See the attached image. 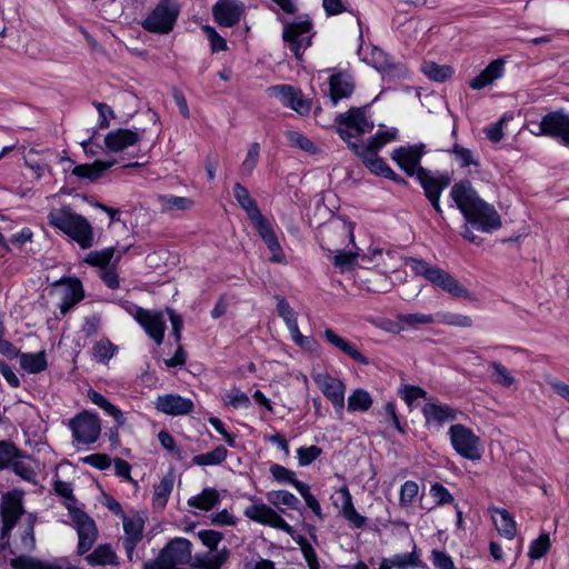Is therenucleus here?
Wrapping results in <instances>:
<instances>
[{"label":"nucleus","mask_w":569,"mask_h":569,"mask_svg":"<svg viewBox=\"0 0 569 569\" xmlns=\"http://www.w3.org/2000/svg\"><path fill=\"white\" fill-rule=\"evenodd\" d=\"M229 558L223 548L217 553L198 552L192 556V543L186 538H174L159 556L143 563V569H221Z\"/></svg>","instance_id":"f257e3e1"},{"label":"nucleus","mask_w":569,"mask_h":569,"mask_svg":"<svg viewBox=\"0 0 569 569\" xmlns=\"http://www.w3.org/2000/svg\"><path fill=\"white\" fill-rule=\"evenodd\" d=\"M450 196L467 222L483 232L501 227V219L493 206L481 199L469 180H460L451 187Z\"/></svg>","instance_id":"f03ea898"},{"label":"nucleus","mask_w":569,"mask_h":569,"mask_svg":"<svg viewBox=\"0 0 569 569\" xmlns=\"http://www.w3.org/2000/svg\"><path fill=\"white\" fill-rule=\"evenodd\" d=\"M338 132L340 137L348 142L349 147L362 158L365 164L376 174L390 176L392 169L377 156V152H362L360 146L351 142V138L362 136L373 129V122L370 121L363 109L351 108L348 112L342 113L337 119Z\"/></svg>","instance_id":"7ed1b4c3"},{"label":"nucleus","mask_w":569,"mask_h":569,"mask_svg":"<svg viewBox=\"0 0 569 569\" xmlns=\"http://www.w3.org/2000/svg\"><path fill=\"white\" fill-rule=\"evenodd\" d=\"M48 221L74 240L82 249L93 246L94 234L91 223L81 214L73 212L70 207L52 209L48 214Z\"/></svg>","instance_id":"20e7f679"},{"label":"nucleus","mask_w":569,"mask_h":569,"mask_svg":"<svg viewBox=\"0 0 569 569\" xmlns=\"http://www.w3.org/2000/svg\"><path fill=\"white\" fill-rule=\"evenodd\" d=\"M413 269L417 274L425 277L428 281L441 288L452 298H465L468 300L473 299L470 291L447 271L430 266L423 261H416Z\"/></svg>","instance_id":"39448f33"},{"label":"nucleus","mask_w":569,"mask_h":569,"mask_svg":"<svg viewBox=\"0 0 569 569\" xmlns=\"http://www.w3.org/2000/svg\"><path fill=\"white\" fill-rule=\"evenodd\" d=\"M178 13V6L174 1L163 0L144 20L143 28L151 32L167 33L172 30Z\"/></svg>","instance_id":"423d86ee"},{"label":"nucleus","mask_w":569,"mask_h":569,"mask_svg":"<svg viewBox=\"0 0 569 569\" xmlns=\"http://www.w3.org/2000/svg\"><path fill=\"white\" fill-rule=\"evenodd\" d=\"M531 132L536 136L558 138L565 144H569V114L563 111L549 112L542 117Z\"/></svg>","instance_id":"0eeeda50"},{"label":"nucleus","mask_w":569,"mask_h":569,"mask_svg":"<svg viewBox=\"0 0 569 569\" xmlns=\"http://www.w3.org/2000/svg\"><path fill=\"white\" fill-rule=\"evenodd\" d=\"M449 435L451 443L459 455L470 460L480 459V439L471 429L462 425H453L449 429Z\"/></svg>","instance_id":"6e6552de"},{"label":"nucleus","mask_w":569,"mask_h":569,"mask_svg":"<svg viewBox=\"0 0 569 569\" xmlns=\"http://www.w3.org/2000/svg\"><path fill=\"white\" fill-rule=\"evenodd\" d=\"M312 379L323 396L332 403L337 416L342 418L346 391L345 383L323 372L315 373Z\"/></svg>","instance_id":"1a4fd4ad"},{"label":"nucleus","mask_w":569,"mask_h":569,"mask_svg":"<svg viewBox=\"0 0 569 569\" xmlns=\"http://www.w3.org/2000/svg\"><path fill=\"white\" fill-rule=\"evenodd\" d=\"M417 179L423 188L425 196L430 201L431 206L438 213H442V209L439 203V199L443 189L450 184V178L448 174H432L425 168H418Z\"/></svg>","instance_id":"9d476101"},{"label":"nucleus","mask_w":569,"mask_h":569,"mask_svg":"<svg viewBox=\"0 0 569 569\" xmlns=\"http://www.w3.org/2000/svg\"><path fill=\"white\" fill-rule=\"evenodd\" d=\"M73 437L82 443L94 442L100 435V422L97 416L88 412L78 415L70 421Z\"/></svg>","instance_id":"9b49d317"},{"label":"nucleus","mask_w":569,"mask_h":569,"mask_svg":"<svg viewBox=\"0 0 569 569\" xmlns=\"http://www.w3.org/2000/svg\"><path fill=\"white\" fill-rule=\"evenodd\" d=\"M310 29L311 23L309 21L289 23L283 29V40L297 58L310 44Z\"/></svg>","instance_id":"f8f14e48"},{"label":"nucleus","mask_w":569,"mask_h":569,"mask_svg":"<svg viewBox=\"0 0 569 569\" xmlns=\"http://www.w3.org/2000/svg\"><path fill=\"white\" fill-rule=\"evenodd\" d=\"M136 320L144 328L146 332L160 345L163 340L166 321L162 312L151 311L141 307H136Z\"/></svg>","instance_id":"ddd939ff"},{"label":"nucleus","mask_w":569,"mask_h":569,"mask_svg":"<svg viewBox=\"0 0 569 569\" xmlns=\"http://www.w3.org/2000/svg\"><path fill=\"white\" fill-rule=\"evenodd\" d=\"M72 520L79 536L78 552L83 555L89 551L96 542L98 531L94 521L82 511L78 510L72 512Z\"/></svg>","instance_id":"4468645a"},{"label":"nucleus","mask_w":569,"mask_h":569,"mask_svg":"<svg viewBox=\"0 0 569 569\" xmlns=\"http://www.w3.org/2000/svg\"><path fill=\"white\" fill-rule=\"evenodd\" d=\"M244 515L253 521L271 526L292 535L293 529L273 509L266 505H253L246 509Z\"/></svg>","instance_id":"2eb2a0df"},{"label":"nucleus","mask_w":569,"mask_h":569,"mask_svg":"<svg viewBox=\"0 0 569 569\" xmlns=\"http://www.w3.org/2000/svg\"><path fill=\"white\" fill-rule=\"evenodd\" d=\"M423 144L400 147L393 150L391 158L408 176H417V170L420 168V159L423 154Z\"/></svg>","instance_id":"dca6fc26"},{"label":"nucleus","mask_w":569,"mask_h":569,"mask_svg":"<svg viewBox=\"0 0 569 569\" xmlns=\"http://www.w3.org/2000/svg\"><path fill=\"white\" fill-rule=\"evenodd\" d=\"M142 131H133L131 129H116L104 137L106 148L110 152H122L129 147L136 146L142 138Z\"/></svg>","instance_id":"f3484780"},{"label":"nucleus","mask_w":569,"mask_h":569,"mask_svg":"<svg viewBox=\"0 0 569 569\" xmlns=\"http://www.w3.org/2000/svg\"><path fill=\"white\" fill-rule=\"evenodd\" d=\"M212 12L220 26L232 27L240 20L242 4L237 0H220L213 6Z\"/></svg>","instance_id":"a211bd4d"},{"label":"nucleus","mask_w":569,"mask_h":569,"mask_svg":"<svg viewBox=\"0 0 569 569\" xmlns=\"http://www.w3.org/2000/svg\"><path fill=\"white\" fill-rule=\"evenodd\" d=\"M156 408L166 415H187L192 411L193 402L177 395L158 397Z\"/></svg>","instance_id":"6ab92c4d"},{"label":"nucleus","mask_w":569,"mask_h":569,"mask_svg":"<svg viewBox=\"0 0 569 569\" xmlns=\"http://www.w3.org/2000/svg\"><path fill=\"white\" fill-rule=\"evenodd\" d=\"M271 96L278 98L284 106L303 113L309 106L301 99L300 93L291 86L280 84L269 88Z\"/></svg>","instance_id":"aec40b11"},{"label":"nucleus","mask_w":569,"mask_h":569,"mask_svg":"<svg viewBox=\"0 0 569 569\" xmlns=\"http://www.w3.org/2000/svg\"><path fill=\"white\" fill-rule=\"evenodd\" d=\"M505 70V60L496 59L488 64V67L480 72L476 78H473L469 86L473 90H480L489 84H491L495 80L502 77Z\"/></svg>","instance_id":"412c9836"},{"label":"nucleus","mask_w":569,"mask_h":569,"mask_svg":"<svg viewBox=\"0 0 569 569\" xmlns=\"http://www.w3.org/2000/svg\"><path fill=\"white\" fill-rule=\"evenodd\" d=\"M422 412L428 423L442 425L457 419V410L447 405L426 403Z\"/></svg>","instance_id":"4be33fe9"},{"label":"nucleus","mask_w":569,"mask_h":569,"mask_svg":"<svg viewBox=\"0 0 569 569\" xmlns=\"http://www.w3.org/2000/svg\"><path fill=\"white\" fill-rule=\"evenodd\" d=\"M22 512V506L18 498L14 496L8 495L1 506V516H2V522H3V533L10 531L18 518L20 517Z\"/></svg>","instance_id":"5701e85b"},{"label":"nucleus","mask_w":569,"mask_h":569,"mask_svg":"<svg viewBox=\"0 0 569 569\" xmlns=\"http://www.w3.org/2000/svg\"><path fill=\"white\" fill-rule=\"evenodd\" d=\"M325 338L330 345L338 348L343 353L348 355L355 361L363 365L368 363V359L362 353H360L353 345H351L342 337L338 336L333 330L327 329L325 331Z\"/></svg>","instance_id":"b1692460"},{"label":"nucleus","mask_w":569,"mask_h":569,"mask_svg":"<svg viewBox=\"0 0 569 569\" xmlns=\"http://www.w3.org/2000/svg\"><path fill=\"white\" fill-rule=\"evenodd\" d=\"M355 84L350 76L337 73L330 77V96L336 103L339 99L348 98L353 91Z\"/></svg>","instance_id":"393cba45"},{"label":"nucleus","mask_w":569,"mask_h":569,"mask_svg":"<svg viewBox=\"0 0 569 569\" xmlns=\"http://www.w3.org/2000/svg\"><path fill=\"white\" fill-rule=\"evenodd\" d=\"M114 164V161H100L97 160L93 163H84L73 167L72 174L81 178L88 179L90 181L98 180L102 173L111 168Z\"/></svg>","instance_id":"a878e982"},{"label":"nucleus","mask_w":569,"mask_h":569,"mask_svg":"<svg viewBox=\"0 0 569 569\" xmlns=\"http://www.w3.org/2000/svg\"><path fill=\"white\" fill-rule=\"evenodd\" d=\"M492 520L500 535L508 539H512L515 537L516 521L506 509H495Z\"/></svg>","instance_id":"bb28decb"},{"label":"nucleus","mask_w":569,"mask_h":569,"mask_svg":"<svg viewBox=\"0 0 569 569\" xmlns=\"http://www.w3.org/2000/svg\"><path fill=\"white\" fill-rule=\"evenodd\" d=\"M342 496V513L343 517L356 528H362L366 525V518L357 512L353 507L351 495L347 487L340 489Z\"/></svg>","instance_id":"cd10ccee"},{"label":"nucleus","mask_w":569,"mask_h":569,"mask_svg":"<svg viewBox=\"0 0 569 569\" xmlns=\"http://www.w3.org/2000/svg\"><path fill=\"white\" fill-rule=\"evenodd\" d=\"M83 298L82 287L80 281L74 280L66 288L60 303V313L66 315L69 312L74 305H77Z\"/></svg>","instance_id":"c85d7f7f"},{"label":"nucleus","mask_w":569,"mask_h":569,"mask_svg":"<svg viewBox=\"0 0 569 569\" xmlns=\"http://www.w3.org/2000/svg\"><path fill=\"white\" fill-rule=\"evenodd\" d=\"M233 196L238 203L240 204V207L247 212L249 219L260 213L256 200L250 196L248 189L244 188L242 184L238 182L234 183Z\"/></svg>","instance_id":"c756f323"},{"label":"nucleus","mask_w":569,"mask_h":569,"mask_svg":"<svg viewBox=\"0 0 569 569\" xmlns=\"http://www.w3.org/2000/svg\"><path fill=\"white\" fill-rule=\"evenodd\" d=\"M86 560L90 566L118 565V557L108 545L97 547L93 552L86 557Z\"/></svg>","instance_id":"7c9ffc66"},{"label":"nucleus","mask_w":569,"mask_h":569,"mask_svg":"<svg viewBox=\"0 0 569 569\" xmlns=\"http://www.w3.org/2000/svg\"><path fill=\"white\" fill-rule=\"evenodd\" d=\"M19 362L26 371L30 373H39L47 368L46 352L21 353Z\"/></svg>","instance_id":"2f4dec72"},{"label":"nucleus","mask_w":569,"mask_h":569,"mask_svg":"<svg viewBox=\"0 0 569 569\" xmlns=\"http://www.w3.org/2000/svg\"><path fill=\"white\" fill-rule=\"evenodd\" d=\"M174 477L168 475L154 486L153 505L159 509H163L167 505L168 498L173 489Z\"/></svg>","instance_id":"473e14b6"},{"label":"nucleus","mask_w":569,"mask_h":569,"mask_svg":"<svg viewBox=\"0 0 569 569\" xmlns=\"http://www.w3.org/2000/svg\"><path fill=\"white\" fill-rule=\"evenodd\" d=\"M278 313L288 326V329L290 330L292 338L296 341H299L302 338V336L298 328L296 313L284 299H280L278 302Z\"/></svg>","instance_id":"72a5a7b5"},{"label":"nucleus","mask_w":569,"mask_h":569,"mask_svg":"<svg viewBox=\"0 0 569 569\" xmlns=\"http://www.w3.org/2000/svg\"><path fill=\"white\" fill-rule=\"evenodd\" d=\"M218 501H219L218 491L216 489L207 488V489H203L200 495L190 498L188 503H189V506L201 509V510H210L218 503Z\"/></svg>","instance_id":"f704fd0d"},{"label":"nucleus","mask_w":569,"mask_h":569,"mask_svg":"<svg viewBox=\"0 0 569 569\" xmlns=\"http://www.w3.org/2000/svg\"><path fill=\"white\" fill-rule=\"evenodd\" d=\"M158 202L160 203L161 210L167 212L174 210H188L193 204V201L190 198L170 194L159 196Z\"/></svg>","instance_id":"c9c22d12"},{"label":"nucleus","mask_w":569,"mask_h":569,"mask_svg":"<svg viewBox=\"0 0 569 569\" xmlns=\"http://www.w3.org/2000/svg\"><path fill=\"white\" fill-rule=\"evenodd\" d=\"M227 453L228 451L223 446H218L210 452L194 456L192 462L198 466L220 465L226 460Z\"/></svg>","instance_id":"e433bc0d"},{"label":"nucleus","mask_w":569,"mask_h":569,"mask_svg":"<svg viewBox=\"0 0 569 569\" xmlns=\"http://www.w3.org/2000/svg\"><path fill=\"white\" fill-rule=\"evenodd\" d=\"M489 366L492 369L490 378L493 383L503 388H510L516 382L515 377L502 363L492 361Z\"/></svg>","instance_id":"4c0bfd02"},{"label":"nucleus","mask_w":569,"mask_h":569,"mask_svg":"<svg viewBox=\"0 0 569 569\" xmlns=\"http://www.w3.org/2000/svg\"><path fill=\"white\" fill-rule=\"evenodd\" d=\"M372 405L371 396L363 389H357L348 399L350 411H367Z\"/></svg>","instance_id":"58836bf2"},{"label":"nucleus","mask_w":569,"mask_h":569,"mask_svg":"<svg viewBox=\"0 0 569 569\" xmlns=\"http://www.w3.org/2000/svg\"><path fill=\"white\" fill-rule=\"evenodd\" d=\"M421 71L428 78H430L435 81H443V80L448 79L452 73V69L450 67L439 66L432 61H425L421 64Z\"/></svg>","instance_id":"ea45409f"},{"label":"nucleus","mask_w":569,"mask_h":569,"mask_svg":"<svg viewBox=\"0 0 569 569\" xmlns=\"http://www.w3.org/2000/svg\"><path fill=\"white\" fill-rule=\"evenodd\" d=\"M260 156V144L252 142L247 151V156L240 166V173L243 177H249L253 172Z\"/></svg>","instance_id":"a19ab883"},{"label":"nucleus","mask_w":569,"mask_h":569,"mask_svg":"<svg viewBox=\"0 0 569 569\" xmlns=\"http://www.w3.org/2000/svg\"><path fill=\"white\" fill-rule=\"evenodd\" d=\"M386 559L389 563V567L398 569H407L409 567L417 568L420 565V559L415 551L409 553L395 555L391 558Z\"/></svg>","instance_id":"79ce46f5"},{"label":"nucleus","mask_w":569,"mask_h":569,"mask_svg":"<svg viewBox=\"0 0 569 569\" xmlns=\"http://www.w3.org/2000/svg\"><path fill=\"white\" fill-rule=\"evenodd\" d=\"M268 501L273 506L284 505L291 509H297L300 503L299 499L296 496L286 490L269 492Z\"/></svg>","instance_id":"37998d69"},{"label":"nucleus","mask_w":569,"mask_h":569,"mask_svg":"<svg viewBox=\"0 0 569 569\" xmlns=\"http://www.w3.org/2000/svg\"><path fill=\"white\" fill-rule=\"evenodd\" d=\"M11 566L14 569H67L58 565L46 563L27 557L13 559Z\"/></svg>","instance_id":"c03bdc74"},{"label":"nucleus","mask_w":569,"mask_h":569,"mask_svg":"<svg viewBox=\"0 0 569 569\" xmlns=\"http://www.w3.org/2000/svg\"><path fill=\"white\" fill-rule=\"evenodd\" d=\"M114 254V248H106L100 251H91L84 261L91 266L100 267L103 269H107V266L109 264L110 260L112 259Z\"/></svg>","instance_id":"a18cd8bd"},{"label":"nucleus","mask_w":569,"mask_h":569,"mask_svg":"<svg viewBox=\"0 0 569 569\" xmlns=\"http://www.w3.org/2000/svg\"><path fill=\"white\" fill-rule=\"evenodd\" d=\"M286 136L292 146L298 147L310 154L318 152L317 146L300 132L289 130L287 131Z\"/></svg>","instance_id":"49530a36"},{"label":"nucleus","mask_w":569,"mask_h":569,"mask_svg":"<svg viewBox=\"0 0 569 569\" xmlns=\"http://www.w3.org/2000/svg\"><path fill=\"white\" fill-rule=\"evenodd\" d=\"M20 450L11 442L0 441V469L9 467L17 458H21Z\"/></svg>","instance_id":"de8ad7c7"},{"label":"nucleus","mask_w":569,"mask_h":569,"mask_svg":"<svg viewBox=\"0 0 569 569\" xmlns=\"http://www.w3.org/2000/svg\"><path fill=\"white\" fill-rule=\"evenodd\" d=\"M396 133L391 131H382L377 133L372 139H370L367 146L359 144L362 152L373 151L378 152V150L383 147L386 143L392 141L395 139Z\"/></svg>","instance_id":"09e8293b"},{"label":"nucleus","mask_w":569,"mask_h":569,"mask_svg":"<svg viewBox=\"0 0 569 569\" xmlns=\"http://www.w3.org/2000/svg\"><path fill=\"white\" fill-rule=\"evenodd\" d=\"M550 548V539L548 533H542L538 539L532 541L528 556L531 559H539L547 553Z\"/></svg>","instance_id":"8fccbe9b"},{"label":"nucleus","mask_w":569,"mask_h":569,"mask_svg":"<svg viewBox=\"0 0 569 569\" xmlns=\"http://www.w3.org/2000/svg\"><path fill=\"white\" fill-rule=\"evenodd\" d=\"M419 492V487L417 482L412 480L406 481L400 489V506L401 507H408L410 506L415 498L417 497Z\"/></svg>","instance_id":"3c124183"},{"label":"nucleus","mask_w":569,"mask_h":569,"mask_svg":"<svg viewBox=\"0 0 569 569\" xmlns=\"http://www.w3.org/2000/svg\"><path fill=\"white\" fill-rule=\"evenodd\" d=\"M199 539L202 541L204 546L209 548L208 552L217 553L218 550V543L222 540V535L214 530H202L198 532ZM222 549H220L221 551Z\"/></svg>","instance_id":"603ef678"},{"label":"nucleus","mask_w":569,"mask_h":569,"mask_svg":"<svg viewBox=\"0 0 569 569\" xmlns=\"http://www.w3.org/2000/svg\"><path fill=\"white\" fill-rule=\"evenodd\" d=\"M296 488L303 497L307 506L319 517H322L321 507L318 500L310 493L309 486L303 482L296 483Z\"/></svg>","instance_id":"864d4df0"},{"label":"nucleus","mask_w":569,"mask_h":569,"mask_svg":"<svg viewBox=\"0 0 569 569\" xmlns=\"http://www.w3.org/2000/svg\"><path fill=\"white\" fill-rule=\"evenodd\" d=\"M270 472L273 478L279 482H290L296 487V483L300 482L296 479V475L293 471L284 468L280 465H272L270 468Z\"/></svg>","instance_id":"5fc2aeb1"},{"label":"nucleus","mask_w":569,"mask_h":569,"mask_svg":"<svg viewBox=\"0 0 569 569\" xmlns=\"http://www.w3.org/2000/svg\"><path fill=\"white\" fill-rule=\"evenodd\" d=\"M399 320L410 327L418 325H429L435 322V318L431 315L423 313H407L399 317Z\"/></svg>","instance_id":"6e6d98bb"},{"label":"nucleus","mask_w":569,"mask_h":569,"mask_svg":"<svg viewBox=\"0 0 569 569\" xmlns=\"http://www.w3.org/2000/svg\"><path fill=\"white\" fill-rule=\"evenodd\" d=\"M321 455V449L317 446L300 447L298 449V459L300 466H308Z\"/></svg>","instance_id":"4d7b16f0"},{"label":"nucleus","mask_w":569,"mask_h":569,"mask_svg":"<svg viewBox=\"0 0 569 569\" xmlns=\"http://www.w3.org/2000/svg\"><path fill=\"white\" fill-rule=\"evenodd\" d=\"M300 549L303 553V557L308 563L309 569H316L319 566L317 553L312 546L305 538H300L298 541Z\"/></svg>","instance_id":"13d9d810"},{"label":"nucleus","mask_w":569,"mask_h":569,"mask_svg":"<svg viewBox=\"0 0 569 569\" xmlns=\"http://www.w3.org/2000/svg\"><path fill=\"white\" fill-rule=\"evenodd\" d=\"M441 321L446 325L461 328H469L473 323L471 317L459 313H445Z\"/></svg>","instance_id":"bf43d9fd"},{"label":"nucleus","mask_w":569,"mask_h":569,"mask_svg":"<svg viewBox=\"0 0 569 569\" xmlns=\"http://www.w3.org/2000/svg\"><path fill=\"white\" fill-rule=\"evenodd\" d=\"M250 220L252 221L254 228L258 230L260 237L263 240L276 234L270 222L262 216L261 212L251 218Z\"/></svg>","instance_id":"052dcab7"},{"label":"nucleus","mask_w":569,"mask_h":569,"mask_svg":"<svg viewBox=\"0 0 569 569\" xmlns=\"http://www.w3.org/2000/svg\"><path fill=\"white\" fill-rule=\"evenodd\" d=\"M116 347L109 341H100L93 347V355L99 361L109 360L114 353Z\"/></svg>","instance_id":"680f3d73"},{"label":"nucleus","mask_w":569,"mask_h":569,"mask_svg":"<svg viewBox=\"0 0 569 569\" xmlns=\"http://www.w3.org/2000/svg\"><path fill=\"white\" fill-rule=\"evenodd\" d=\"M203 31L210 41L213 52L223 51L227 49L226 40L220 37L213 28L206 26L203 27Z\"/></svg>","instance_id":"e2e57ef3"},{"label":"nucleus","mask_w":569,"mask_h":569,"mask_svg":"<svg viewBox=\"0 0 569 569\" xmlns=\"http://www.w3.org/2000/svg\"><path fill=\"white\" fill-rule=\"evenodd\" d=\"M452 152L455 153L457 161H459L462 167H468L470 164L478 166V162L475 160L473 154L469 149L460 144H456Z\"/></svg>","instance_id":"0e129e2a"},{"label":"nucleus","mask_w":569,"mask_h":569,"mask_svg":"<svg viewBox=\"0 0 569 569\" xmlns=\"http://www.w3.org/2000/svg\"><path fill=\"white\" fill-rule=\"evenodd\" d=\"M267 244L268 249L272 253L270 260L274 262H283L284 261V254L282 252V248L278 241V238L276 234L267 238L263 240Z\"/></svg>","instance_id":"69168bd1"},{"label":"nucleus","mask_w":569,"mask_h":569,"mask_svg":"<svg viewBox=\"0 0 569 569\" xmlns=\"http://www.w3.org/2000/svg\"><path fill=\"white\" fill-rule=\"evenodd\" d=\"M11 466L13 471L22 479L28 481L34 480L36 473L33 472L32 468L24 461L20 460V458L14 459Z\"/></svg>","instance_id":"338daca9"},{"label":"nucleus","mask_w":569,"mask_h":569,"mask_svg":"<svg viewBox=\"0 0 569 569\" xmlns=\"http://www.w3.org/2000/svg\"><path fill=\"white\" fill-rule=\"evenodd\" d=\"M432 561L438 569H456L452 559L442 551H432Z\"/></svg>","instance_id":"774afa93"}]
</instances>
